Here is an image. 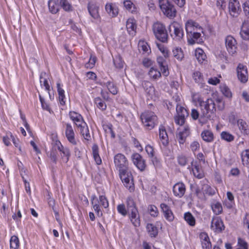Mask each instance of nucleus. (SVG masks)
I'll return each instance as SVG.
<instances>
[{
  "label": "nucleus",
  "mask_w": 249,
  "mask_h": 249,
  "mask_svg": "<svg viewBox=\"0 0 249 249\" xmlns=\"http://www.w3.org/2000/svg\"><path fill=\"white\" fill-rule=\"evenodd\" d=\"M152 29L157 39L163 43L167 42L168 34L163 24L157 22L153 24Z\"/></svg>",
  "instance_id": "obj_4"
},
{
  "label": "nucleus",
  "mask_w": 249,
  "mask_h": 249,
  "mask_svg": "<svg viewBox=\"0 0 249 249\" xmlns=\"http://www.w3.org/2000/svg\"><path fill=\"white\" fill-rule=\"evenodd\" d=\"M237 124L239 129L245 134H247L249 133L248 129V125L246 122L243 119H239L237 121Z\"/></svg>",
  "instance_id": "obj_42"
},
{
  "label": "nucleus",
  "mask_w": 249,
  "mask_h": 249,
  "mask_svg": "<svg viewBox=\"0 0 249 249\" xmlns=\"http://www.w3.org/2000/svg\"><path fill=\"white\" fill-rule=\"evenodd\" d=\"M240 35L243 39H249V22H244L243 23Z\"/></svg>",
  "instance_id": "obj_28"
},
{
  "label": "nucleus",
  "mask_w": 249,
  "mask_h": 249,
  "mask_svg": "<svg viewBox=\"0 0 249 249\" xmlns=\"http://www.w3.org/2000/svg\"><path fill=\"white\" fill-rule=\"evenodd\" d=\"M190 134L189 128L188 126L184 127L182 130L180 131L177 134V139L178 140L180 144H183L186 140V139Z\"/></svg>",
  "instance_id": "obj_23"
},
{
  "label": "nucleus",
  "mask_w": 249,
  "mask_h": 249,
  "mask_svg": "<svg viewBox=\"0 0 249 249\" xmlns=\"http://www.w3.org/2000/svg\"><path fill=\"white\" fill-rule=\"evenodd\" d=\"M146 229L151 237H155L158 235V229L153 224L151 223L147 224L146 226Z\"/></svg>",
  "instance_id": "obj_32"
},
{
  "label": "nucleus",
  "mask_w": 249,
  "mask_h": 249,
  "mask_svg": "<svg viewBox=\"0 0 249 249\" xmlns=\"http://www.w3.org/2000/svg\"><path fill=\"white\" fill-rule=\"evenodd\" d=\"M114 64L116 68L122 69L124 66V62L120 56H116L113 60Z\"/></svg>",
  "instance_id": "obj_53"
},
{
  "label": "nucleus",
  "mask_w": 249,
  "mask_h": 249,
  "mask_svg": "<svg viewBox=\"0 0 249 249\" xmlns=\"http://www.w3.org/2000/svg\"><path fill=\"white\" fill-rule=\"evenodd\" d=\"M150 214L151 216L155 217L158 215V209L154 205H149L148 208Z\"/></svg>",
  "instance_id": "obj_57"
},
{
  "label": "nucleus",
  "mask_w": 249,
  "mask_h": 249,
  "mask_svg": "<svg viewBox=\"0 0 249 249\" xmlns=\"http://www.w3.org/2000/svg\"><path fill=\"white\" fill-rule=\"evenodd\" d=\"M157 60L162 73L164 76H167L169 74V72L166 59L164 57L159 56L157 57Z\"/></svg>",
  "instance_id": "obj_20"
},
{
  "label": "nucleus",
  "mask_w": 249,
  "mask_h": 249,
  "mask_svg": "<svg viewBox=\"0 0 249 249\" xmlns=\"http://www.w3.org/2000/svg\"><path fill=\"white\" fill-rule=\"evenodd\" d=\"M141 119L144 127L147 130H151L158 124V117L155 113L151 111L146 110L141 115Z\"/></svg>",
  "instance_id": "obj_3"
},
{
  "label": "nucleus",
  "mask_w": 249,
  "mask_h": 249,
  "mask_svg": "<svg viewBox=\"0 0 249 249\" xmlns=\"http://www.w3.org/2000/svg\"><path fill=\"white\" fill-rule=\"evenodd\" d=\"M57 150V147L56 146L55 142L50 151L49 155H48V157H49L51 161L55 164L56 163L58 159Z\"/></svg>",
  "instance_id": "obj_30"
},
{
  "label": "nucleus",
  "mask_w": 249,
  "mask_h": 249,
  "mask_svg": "<svg viewBox=\"0 0 249 249\" xmlns=\"http://www.w3.org/2000/svg\"><path fill=\"white\" fill-rule=\"evenodd\" d=\"M187 40L189 45H193L195 43L200 44L203 42L201 34L197 31L189 34V36H187Z\"/></svg>",
  "instance_id": "obj_16"
},
{
  "label": "nucleus",
  "mask_w": 249,
  "mask_h": 249,
  "mask_svg": "<svg viewBox=\"0 0 249 249\" xmlns=\"http://www.w3.org/2000/svg\"><path fill=\"white\" fill-rule=\"evenodd\" d=\"M195 55L197 59L200 62H202L206 57L204 51L200 48L196 49L195 52Z\"/></svg>",
  "instance_id": "obj_44"
},
{
  "label": "nucleus",
  "mask_w": 249,
  "mask_h": 249,
  "mask_svg": "<svg viewBox=\"0 0 249 249\" xmlns=\"http://www.w3.org/2000/svg\"><path fill=\"white\" fill-rule=\"evenodd\" d=\"M194 161H192L191 164L194 167L192 169L193 174L194 176L197 177L198 178H201L203 177V174L202 172L201 169L199 167L198 165L196 163L195 165H193Z\"/></svg>",
  "instance_id": "obj_35"
},
{
  "label": "nucleus",
  "mask_w": 249,
  "mask_h": 249,
  "mask_svg": "<svg viewBox=\"0 0 249 249\" xmlns=\"http://www.w3.org/2000/svg\"><path fill=\"white\" fill-rule=\"evenodd\" d=\"M80 127L81 128V133L84 137V139L87 141H89L91 139V137L89 133V128L86 124L84 123V125Z\"/></svg>",
  "instance_id": "obj_38"
},
{
  "label": "nucleus",
  "mask_w": 249,
  "mask_h": 249,
  "mask_svg": "<svg viewBox=\"0 0 249 249\" xmlns=\"http://www.w3.org/2000/svg\"><path fill=\"white\" fill-rule=\"evenodd\" d=\"M173 190L175 196L181 198L184 196L186 191L185 185L182 182L177 183L173 186Z\"/></svg>",
  "instance_id": "obj_19"
},
{
  "label": "nucleus",
  "mask_w": 249,
  "mask_h": 249,
  "mask_svg": "<svg viewBox=\"0 0 249 249\" xmlns=\"http://www.w3.org/2000/svg\"><path fill=\"white\" fill-rule=\"evenodd\" d=\"M56 144L57 147V149L61 152V159L63 162L67 163L71 156V153L69 149L67 147H64L60 141H56Z\"/></svg>",
  "instance_id": "obj_14"
},
{
  "label": "nucleus",
  "mask_w": 249,
  "mask_h": 249,
  "mask_svg": "<svg viewBox=\"0 0 249 249\" xmlns=\"http://www.w3.org/2000/svg\"><path fill=\"white\" fill-rule=\"evenodd\" d=\"M119 176L124 185L128 188L130 192L134 191V185L133 183V177L128 168L121 169V171H119Z\"/></svg>",
  "instance_id": "obj_5"
},
{
  "label": "nucleus",
  "mask_w": 249,
  "mask_h": 249,
  "mask_svg": "<svg viewBox=\"0 0 249 249\" xmlns=\"http://www.w3.org/2000/svg\"><path fill=\"white\" fill-rule=\"evenodd\" d=\"M39 97L40 99V101L41 103V106L42 108L44 109H46L49 111H50V108L49 106L45 103L44 99L41 97V96L39 94Z\"/></svg>",
  "instance_id": "obj_61"
},
{
  "label": "nucleus",
  "mask_w": 249,
  "mask_h": 249,
  "mask_svg": "<svg viewBox=\"0 0 249 249\" xmlns=\"http://www.w3.org/2000/svg\"><path fill=\"white\" fill-rule=\"evenodd\" d=\"M221 137L223 140L229 142L233 141L234 138L232 135L226 131H223L221 132Z\"/></svg>",
  "instance_id": "obj_51"
},
{
  "label": "nucleus",
  "mask_w": 249,
  "mask_h": 249,
  "mask_svg": "<svg viewBox=\"0 0 249 249\" xmlns=\"http://www.w3.org/2000/svg\"><path fill=\"white\" fill-rule=\"evenodd\" d=\"M101 85L106 86L108 89V90L113 95H116L118 93V89L116 86L114 84L110 81H108L107 83H104L101 84Z\"/></svg>",
  "instance_id": "obj_34"
},
{
  "label": "nucleus",
  "mask_w": 249,
  "mask_h": 249,
  "mask_svg": "<svg viewBox=\"0 0 249 249\" xmlns=\"http://www.w3.org/2000/svg\"><path fill=\"white\" fill-rule=\"evenodd\" d=\"M184 218L187 223L191 226H194L196 224V220L195 217L190 212L186 213L184 214Z\"/></svg>",
  "instance_id": "obj_40"
},
{
  "label": "nucleus",
  "mask_w": 249,
  "mask_h": 249,
  "mask_svg": "<svg viewBox=\"0 0 249 249\" xmlns=\"http://www.w3.org/2000/svg\"><path fill=\"white\" fill-rule=\"evenodd\" d=\"M203 140L207 142H211L213 140V133L209 130H204L201 133Z\"/></svg>",
  "instance_id": "obj_37"
},
{
  "label": "nucleus",
  "mask_w": 249,
  "mask_h": 249,
  "mask_svg": "<svg viewBox=\"0 0 249 249\" xmlns=\"http://www.w3.org/2000/svg\"><path fill=\"white\" fill-rule=\"evenodd\" d=\"M59 5V0H50L48 1L49 10L53 14H56L58 12Z\"/></svg>",
  "instance_id": "obj_26"
},
{
  "label": "nucleus",
  "mask_w": 249,
  "mask_h": 249,
  "mask_svg": "<svg viewBox=\"0 0 249 249\" xmlns=\"http://www.w3.org/2000/svg\"><path fill=\"white\" fill-rule=\"evenodd\" d=\"M225 44L227 49L230 54H233L236 52V41L232 36H228L226 37Z\"/></svg>",
  "instance_id": "obj_12"
},
{
  "label": "nucleus",
  "mask_w": 249,
  "mask_h": 249,
  "mask_svg": "<svg viewBox=\"0 0 249 249\" xmlns=\"http://www.w3.org/2000/svg\"><path fill=\"white\" fill-rule=\"evenodd\" d=\"M124 5L125 8L131 13H133L136 11L135 6L130 0H124Z\"/></svg>",
  "instance_id": "obj_46"
},
{
  "label": "nucleus",
  "mask_w": 249,
  "mask_h": 249,
  "mask_svg": "<svg viewBox=\"0 0 249 249\" xmlns=\"http://www.w3.org/2000/svg\"><path fill=\"white\" fill-rule=\"evenodd\" d=\"M160 7L167 17L172 18L176 16V10L168 0H159Z\"/></svg>",
  "instance_id": "obj_6"
},
{
  "label": "nucleus",
  "mask_w": 249,
  "mask_h": 249,
  "mask_svg": "<svg viewBox=\"0 0 249 249\" xmlns=\"http://www.w3.org/2000/svg\"><path fill=\"white\" fill-rule=\"evenodd\" d=\"M160 208L165 218L169 221H173L174 219V216L170 207L166 204L161 203Z\"/></svg>",
  "instance_id": "obj_21"
},
{
  "label": "nucleus",
  "mask_w": 249,
  "mask_h": 249,
  "mask_svg": "<svg viewBox=\"0 0 249 249\" xmlns=\"http://www.w3.org/2000/svg\"><path fill=\"white\" fill-rule=\"evenodd\" d=\"M96 61V57L95 56H91L89 62L86 64V67L87 68H92L94 66Z\"/></svg>",
  "instance_id": "obj_59"
},
{
  "label": "nucleus",
  "mask_w": 249,
  "mask_h": 249,
  "mask_svg": "<svg viewBox=\"0 0 249 249\" xmlns=\"http://www.w3.org/2000/svg\"><path fill=\"white\" fill-rule=\"evenodd\" d=\"M159 137L162 144L166 146L168 143V137L166 130L163 126L159 128Z\"/></svg>",
  "instance_id": "obj_27"
},
{
  "label": "nucleus",
  "mask_w": 249,
  "mask_h": 249,
  "mask_svg": "<svg viewBox=\"0 0 249 249\" xmlns=\"http://www.w3.org/2000/svg\"><path fill=\"white\" fill-rule=\"evenodd\" d=\"M173 56L178 61H181L184 58L183 51L180 48L177 47L173 50Z\"/></svg>",
  "instance_id": "obj_39"
},
{
  "label": "nucleus",
  "mask_w": 249,
  "mask_h": 249,
  "mask_svg": "<svg viewBox=\"0 0 249 249\" xmlns=\"http://www.w3.org/2000/svg\"><path fill=\"white\" fill-rule=\"evenodd\" d=\"M10 249H18L19 248V240L17 236L14 235L11 237L10 240Z\"/></svg>",
  "instance_id": "obj_43"
},
{
  "label": "nucleus",
  "mask_w": 249,
  "mask_h": 249,
  "mask_svg": "<svg viewBox=\"0 0 249 249\" xmlns=\"http://www.w3.org/2000/svg\"><path fill=\"white\" fill-rule=\"evenodd\" d=\"M201 116L199 122L201 124L211 120L216 111L215 105L212 99H208L206 101H200Z\"/></svg>",
  "instance_id": "obj_1"
},
{
  "label": "nucleus",
  "mask_w": 249,
  "mask_h": 249,
  "mask_svg": "<svg viewBox=\"0 0 249 249\" xmlns=\"http://www.w3.org/2000/svg\"><path fill=\"white\" fill-rule=\"evenodd\" d=\"M241 157L243 165L249 168V150H246L243 151Z\"/></svg>",
  "instance_id": "obj_41"
},
{
  "label": "nucleus",
  "mask_w": 249,
  "mask_h": 249,
  "mask_svg": "<svg viewBox=\"0 0 249 249\" xmlns=\"http://www.w3.org/2000/svg\"><path fill=\"white\" fill-rule=\"evenodd\" d=\"M105 8L107 13L112 17L116 16L118 13V9L113 7L111 3L107 4Z\"/></svg>",
  "instance_id": "obj_31"
},
{
  "label": "nucleus",
  "mask_w": 249,
  "mask_h": 249,
  "mask_svg": "<svg viewBox=\"0 0 249 249\" xmlns=\"http://www.w3.org/2000/svg\"><path fill=\"white\" fill-rule=\"evenodd\" d=\"M169 30L173 39L180 40L183 38V29L178 22H174L170 24L169 26Z\"/></svg>",
  "instance_id": "obj_7"
},
{
  "label": "nucleus",
  "mask_w": 249,
  "mask_h": 249,
  "mask_svg": "<svg viewBox=\"0 0 249 249\" xmlns=\"http://www.w3.org/2000/svg\"><path fill=\"white\" fill-rule=\"evenodd\" d=\"M88 10L91 16L94 19H97L99 17L98 13L99 7L93 3H89Z\"/></svg>",
  "instance_id": "obj_29"
},
{
  "label": "nucleus",
  "mask_w": 249,
  "mask_h": 249,
  "mask_svg": "<svg viewBox=\"0 0 249 249\" xmlns=\"http://www.w3.org/2000/svg\"><path fill=\"white\" fill-rule=\"evenodd\" d=\"M94 102L98 107L100 109H102V110H104L106 109L107 106L106 104L101 100L100 98L97 97L95 98Z\"/></svg>",
  "instance_id": "obj_52"
},
{
  "label": "nucleus",
  "mask_w": 249,
  "mask_h": 249,
  "mask_svg": "<svg viewBox=\"0 0 249 249\" xmlns=\"http://www.w3.org/2000/svg\"><path fill=\"white\" fill-rule=\"evenodd\" d=\"M114 162L115 166L119 169V171L121 169H124L128 168V162L125 156L122 154L116 155L114 158Z\"/></svg>",
  "instance_id": "obj_10"
},
{
  "label": "nucleus",
  "mask_w": 249,
  "mask_h": 249,
  "mask_svg": "<svg viewBox=\"0 0 249 249\" xmlns=\"http://www.w3.org/2000/svg\"><path fill=\"white\" fill-rule=\"evenodd\" d=\"M176 110L177 116L175 117V123L182 125L184 124L185 117L188 116V113L185 108L178 105H177Z\"/></svg>",
  "instance_id": "obj_9"
},
{
  "label": "nucleus",
  "mask_w": 249,
  "mask_h": 249,
  "mask_svg": "<svg viewBox=\"0 0 249 249\" xmlns=\"http://www.w3.org/2000/svg\"><path fill=\"white\" fill-rule=\"evenodd\" d=\"M148 74L150 77L153 78L154 79H157V78L161 76V73L158 71L157 69L154 68H151L149 71Z\"/></svg>",
  "instance_id": "obj_50"
},
{
  "label": "nucleus",
  "mask_w": 249,
  "mask_h": 249,
  "mask_svg": "<svg viewBox=\"0 0 249 249\" xmlns=\"http://www.w3.org/2000/svg\"><path fill=\"white\" fill-rule=\"evenodd\" d=\"M99 201L101 205L105 208H107L108 207V202L105 196H99Z\"/></svg>",
  "instance_id": "obj_60"
},
{
  "label": "nucleus",
  "mask_w": 249,
  "mask_h": 249,
  "mask_svg": "<svg viewBox=\"0 0 249 249\" xmlns=\"http://www.w3.org/2000/svg\"><path fill=\"white\" fill-rule=\"evenodd\" d=\"M126 27L129 35L131 36L135 35L137 25L134 19L129 18L126 21Z\"/></svg>",
  "instance_id": "obj_24"
},
{
  "label": "nucleus",
  "mask_w": 249,
  "mask_h": 249,
  "mask_svg": "<svg viewBox=\"0 0 249 249\" xmlns=\"http://www.w3.org/2000/svg\"><path fill=\"white\" fill-rule=\"evenodd\" d=\"M185 27L187 36H189V34L193 33L195 31H197L198 30L201 31V32H203L202 31V29L198 24L191 20H189L186 22Z\"/></svg>",
  "instance_id": "obj_17"
},
{
  "label": "nucleus",
  "mask_w": 249,
  "mask_h": 249,
  "mask_svg": "<svg viewBox=\"0 0 249 249\" xmlns=\"http://www.w3.org/2000/svg\"><path fill=\"white\" fill-rule=\"evenodd\" d=\"M202 191L204 194L209 196H213L215 194V191L208 184H203L202 187Z\"/></svg>",
  "instance_id": "obj_47"
},
{
  "label": "nucleus",
  "mask_w": 249,
  "mask_h": 249,
  "mask_svg": "<svg viewBox=\"0 0 249 249\" xmlns=\"http://www.w3.org/2000/svg\"><path fill=\"white\" fill-rule=\"evenodd\" d=\"M65 135L68 140L73 145L76 144L75 139V134L71 125L69 124H66Z\"/></svg>",
  "instance_id": "obj_18"
},
{
  "label": "nucleus",
  "mask_w": 249,
  "mask_h": 249,
  "mask_svg": "<svg viewBox=\"0 0 249 249\" xmlns=\"http://www.w3.org/2000/svg\"><path fill=\"white\" fill-rule=\"evenodd\" d=\"M178 162L181 166H184L187 163V159L184 156H180L178 157Z\"/></svg>",
  "instance_id": "obj_64"
},
{
  "label": "nucleus",
  "mask_w": 249,
  "mask_h": 249,
  "mask_svg": "<svg viewBox=\"0 0 249 249\" xmlns=\"http://www.w3.org/2000/svg\"><path fill=\"white\" fill-rule=\"evenodd\" d=\"M145 87L144 88L145 89V92L146 94L150 97L152 98V96L155 94V88L152 85V84L149 82H147L145 83Z\"/></svg>",
  "instance_id": "obj_45"
},
{
  "label": "nucleus",
  "mask_w": 249,
  "mask_h": 249,
  "mask_svg": "<svg viewBox=\"0 0 249 249\" xmlns=\"http://www.w3.org/2000/svg\"><path fill=\"white\" fill-rule=\"evenodd\" d=\"M132 159L134 164L141 171H143L146 167L144 160L141 155L138 153H135L132 156Z\"/></svg>",
  "instance_id": "obj_15"
},
{
  "label": "nucleus",
  "mask_w": 249,
  "mask_h": 249,
  "mask_svg": "<svg viewBox=\"0 0 249 249\" xmlns=\"http://www.w3.org/2000/svg\"><path fill=\"white\" fill-rule=\"evenodd\" d=\"M126 205L129 213V219L132 224L135 227L140 226V218L136 203L131 197H128L126 200Z\"/></svg>",
  "instance_id": "obj_2"
},
{
  "label": "nucleus",
  "mask_w": 249,
  "mask_h": 249,
  "mask_svg": "<svg viewBox=\"0 0 249 249\" xmlns=\"http://www.w3.org/2000/svg\"><path fill=\"white\" fill-rule=\"evenodd\" d=\"M211 208L213 213L216 215L220 214L223 211L221 203L217 201H214L211 204Z\"/></svg>",
  "instance_id": "obj_36"
},
{
  "label": "nucleus",
  "mask_w": 249,
  "mask_h": 249,
  "mask_svg": "<svg viewBox=\"0 0 249 249\" xmlns=\"http://www.w3.org/2000/svg\"><path fill=\"white\" fill-rule=\"evenodd\" d=\"M221 91L227 97H231L232 96L231 92L230 89L226 86L221 87Z\"/></svg>",
  "instance_id": "obj_58"
},
{
  "label": "nucleus",
  "mask_w": 249,
  "mask_h": 249,
  "mask_svg": "<svg viewBox=\"0 0 249 249\" xmlns=\"http://www.w3.org/2000/svg\"><path fill=\"white\" fill-rule=\"evenodd\" d=\"M193 78L195 82L197 83H202L203 82V78L201 73L199 71H196L194 72L193 75Z\"/></svg>",
  "instance_id": "obj_56"
},
{
  "label": "nucleus",
  "mask_w": 249,
  "mask_h": 249,
  "mask_svg": "<svg viewBox=\"0 0 249 249\" xmlns=\"http://www.w3.org/2000/svg\"><path fill=\"white\" fill-rule=\"evenodd\" d=\"M236 71L239 80L243 83H246L248 80L247 67L241 64H239L237 66Z\"/></svg>",
  "instance_id": "obj_11"
},
{
  "label": "nucleus",
  "mask_w": 249,
  "mask_h": 249,
  "mask_svg": "<svg viewBox=\"0 0 249 249\" xmlns=\"http://www.w3.org/2000/svg\"><path fill=\"white\" fill-rule=\"evenodd\" d=\"M69 115L71 119L74 122L75 124L78 127L82 126L84 125V123H85L83 122V118L80 114L74 111H70Z\"/></svg>",
  "instance_id": "obj_22"
},
{
  "label": "nucleus",
  "mask_w": 249,
  "mask_h": 249,
  "mask_svg": "<svg viewBox=\"0 0 249 249\" xmlns=\"http://www.w3.org/2000/svg\"><path fill=\"white\" fill-rule=\"evenodd\" d=\"M57 89L60 103L62 105H65V102L64 101L65 98L64 90L61 88L60 83H57Z\"/></svg>",
  "instance_id": "obj_48"
},
{
  "label": "nucleus",
  "mask_w": 249,
  "mask_h": 249,
  "mask_svg": "<svg viewBox=\"0 0 249 249\" xmlns=\"http://www.w3.org/2000/svg\"><path fill=\"white\" fill-rule=\"evenodd\" d=\"M117 209L118 212L123 216H125L127 215L128 211L126 210L125 205L124 204L118 205Z\"/></svg>",
  "instance_id": "obj_55"
},
{
  "label": "nucleus",
  "mask_w": 249,
  "mask_h": 249,
  "mask_svg": "<svg viewBox=\"0 0 249 249\" xmlns=\"http://www.w3.org/2000/svg\"><path fill=\"white\" fill-rule=\"evenodd\" d=\"M216 5L221 9H224L226 7V0H217Z\"/></svg>",
  "instance_id": "obj_63"
},
{
  "label": "nucleus",
  "mask_w": 249,
  "mask_h": 249,
  "mask_svg": "<svg viewBox=\"0 0 249 249\" xmlns=\"http://www.w3.org/2000/svg\"><path fill=\"white\" fill-rule=\"evenodd\" d=\"M199 238L201 239L202 247L206 249L211 248V243L209 237L206 232H201L199 234Z\"/></svg>",
  "instance_id": "obj_25"
},
{
  "label": "nucleus",
  "mask_w": 249,
  "mask_h": 249,
  "mask_svg": "<svg viewBox=\"0 0 249 249\" xmlns=\"http://www.w3.org/2000/svg\"><path fill=\"white\" fill-rule=\"evenodd\" d=\"M94 197L93 198V199H94ZM91 204L92 205L93 208L96 212L97 215L99 217L102 216L103 215V213L100 209L99 205L97 203H94L93 200H92Z\"/></svg>",
  "instance_id": "obj_54"
},
{
  "label": "nucleus",
  "mask_w": 249,
  "mask_h": 249,
  "mask_svg": "<svg viewBox=\"0 0 249 249\" xmlns=\"http://www.w3.org/2000/svg\"><path fill=\"white\" fill-rule=\"evenodd\" d=\"M92 154L94 160L98 165H100L102 163L101 159L99 155L98 147L96 144L93 145L92 147Z\"/></svg>",
  "instance_id": "obj_33"
},
{
  "label": "nucleus",
  "mask_w": 249,
  "mask_h": 249,
  "mask_svg": "<svg viewBox=\"0 0 249 249\" xmlns=\"http://www.w3.org/2000/svg\"><path fill=\"white\" fill-rule=\"evenodd\" d=\"M211 228L215 232H221L225 226L222 219L219 217H213L211 222Z\"/></svg>",
  "instance_id": "obj_13"
},
{
  "label": "nucleus",
  "mask_w": 249,
  "mask_h": 249,
  "mask_svg": "<svg viewBox=\"0 0 249 249\" xmlns=\"http://www.w3.org/2000/svg\"><path fill=\"white\" fill-rule=\"evenodd\" d=\"M228 9L229 14L232 18H237L242 12L241 5L238 0H230Z\"/></svg>",
  "instance_id": "obj_8"
},
{
  "label": "nucleus",
  "mask_w": 249,
  "mask_h": 249,
  "mask_svg": "<svg viewBox=\"0 0 249 249\" xmlns=\"http://www.w3.org/2000/svg\"><path fill=\"white\" fill-rule=\"evenodd\" d=\"M238 244L240 247L239 248H246L248 249L247 243L241 238H239L238 240Z\"/></svg>",
  "instance_id": "obj_62"
},
{
  "label": "nucleus",
  "mask_w": 249,
  "mask_h": 249,
  "mask_svg": "<svg viewBox=\"0 0 249 249\" xmlns=\"http://www.w3.org/2000/svg\"><path fill=\"white\" fill-rule=\"evenodd\" d=\"M59 4L66 11H72V6L67 0H59Z\"/></svg>",
  "instance_id": "obj_49"
}]
</instances>
